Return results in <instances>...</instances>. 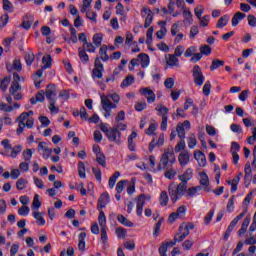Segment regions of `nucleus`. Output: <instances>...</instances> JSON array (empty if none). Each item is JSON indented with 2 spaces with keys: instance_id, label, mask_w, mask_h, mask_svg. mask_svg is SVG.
<instances>
[{
  "instance_id": "obj_39",
  "label": "nucleus",
  "mask_w": 256,
  "mask_h": 256,
  "mask_svg": "<svg viewBox=\"0 0 256 256\" xmlns=\"http://www.w3.org/2000/svg\"><path fill=\"white\" fill-rule=\"evenodd\" d=\"M80 49L87 51V53H95L96 48L92 43L85 42L82 44V47H80Z\"/></svg>"
},
{
  "instance_id": "obj_64",
  "label": "nucleus",
  "mask_w": 256,
  "mask_h": 256,
  "mask_svg": "<svg viewBox=\"0 0 256 256\" xmlns=\"http://www.w3.org/2000/svg\"><path fill=\"white\" fill-rule=\"evenodd\" d=\"M200 53L202 55H211V47H209L207 45L200 47Z\"/></svg>"
},
{
  "instance_id": "obj_55",
  "label": "nucleus",
  "mask_w": 256,
  "mask_h": 256,
  "mask_svg": "<svg viewBox=\"0 0 256 256\" xmlns=\"http://www.w3.org/2000/svg\"><path fill=\"white\" fill-rule=\"evenodd\" d=\"M24 157V161L29 162L31 161V157H33V151L31 149H26L22 153Z\"/></svg>"
},
{
  "instance_id": "obj_31",
  "label": "nucleus",
  "mask_w": 256,
  "mask_h": 256,
  "mask_svg": "<svg viewBox=\"0 0 256 256\" xmlns=\"http://www.w3.org/2000/svg\"><path fill=\"white\" fill-rule=\"evenodd\" d=\"M23 151V146L16 145L11 149V153L9 155H6L7 157H12V159H15L19 153Z\"/></svg>"
},
{
  "instance_id": "obj_6",
  "label": "nucleus",
  "mask_w": 256,
  "mask_h": 256,
  "mask_svg": "<svg viewBox=\"0 0 256 256\" xmlns=\"http://www.w3.org/2000/svg\"><path fill=\"white\" fill-rule=\"evenodd\" d=\"M142 17H145L144 28L149 29V27H151V23H153V11L144 7L142 9Z\"/></svg>"
},
{
  "instance_id": "obj_35",
  "label": "nucleus",
  "mask_w": 256,
  "mask_h": 256,
  "mask_svg": "<svg viewBox=\"0 0 256 256\" xmlns=\"http://www.w3.org/2000/svg\"><path fill=\"white\" fill-rule=\"evenodd\" d=\"M27 183L29 182L26 179L19 178L16 182V189H18V191H23V189L27 188Z\"/></svg>"
},
{
  "instance_id": "obj_42",
  "label": "nucleus",
  "mask_w": 256,
  "mask_h": 256,
  "mask_svg": "<svg viewBox=\"0 0 256 256\" xmlns=\"http://www.w3.org/2000/svg\"><path fill=\"white\" fill-rule=\"evenodd\" d=\"M29 14H26L24 17H23V21H22V24H21V27H23V29H26V30H29L31 29V25H33V23L29 20H26V19H29Z\"/></svg>"
},
{
  "instance_id": "obj_7",
  "label": "nucleus",
  "mask_w": 256,
  "mask_h": 256,
  "mask_svg": "<svg viewBox=\"0 0 256 256\" xmlns=\"http://www.w3.org/2000/svg\"><path fill=\"white\" fill-rule=\"evenodd\" d=\"M6 70L8 73H13V71L20 73V71H23V64H21L20 59H14L12 64L6 63Z\"/></svg>"
},
{
  "instance_id": "obj_54",
  "label": "nucleus",
  "mask_w": 256,
  "mask_h": 256,
  "mask_svg": "<svg viewBox=\"0 0 256 256\" xmlns=\"http://www.w3.org/2000/svg\"><path fill=\"white\" fill-rule=\"evenodd\" d=\"M9 81H11V77H5L0 84L1 91H7V86L9 85Z\"/></svg>"
},
{
  "instance_id": "obj_4",
  "label": "nucleus",
  "mask_w": 256,
  "mask_h": 256,
  "mask_svg": "<svg viewBox=\"0 0 256 256\" xmlns=\"http://www.w3.org/2000/svg\"><path fill=\"white\" fill-rule=\"evenodd\" d=\"M106 137L111 143L121 145V132L117 128H110V132L107 133Z\"/></svg>"
},
{
  "instance_id": "obj_34",
  "label": "nucleus",
  "mask_w": 256,
  "mask_h": 256,
  "mask_svg": "<svg viewBox=\"0 0 256 256\" xmlns=\"http://www.w3.org/2000/svg\"><path fill=\"white\" fill-rule=\"evenodd\" d=\"M135 83V77L133 75H128L121 83L120 87H129Z\"/></svg>"
},
{
  "instance_id": "obj_36",
  "label": "nucleus",
  "mask_w": 256,
  "mask_h": 256,
  "mask_svg": "<svg viewBox=\"0 0 256 256\" xmlns=\"http://www.w3.org/2000/svg\"><path fill=\"white\" fill-rule=\"evenodd\" d=\"M169 203V195H167V191H162L160 194V205L162 207H167Z\"/></svg>"
},
{
  "instance_id": "obj_51",
  "label": "nucleus",
  "mask_w": 256,
  "mask_h": 256,
  "mask_svg": "<svg viewBox=\"0 0 256 256\" xmlns=\"http://www.w3.org/2000/svg\"><path fill=\"white\" fill-rule=\"evenodd\" d=\"M183 16H184L185 21H187V23H189V25H191V23H193V14L191 13V11L184 10Z\"/></svg>"
},
{
  "instance_id": "obj_44",
  "label": "nucleus",
  "mask_w": 256,
  "mask_h": 256,
  "mask_svg": "<svg viewBox=\"0 0 256 256\" xmlns=\"http://www.w3.org/2000/svg\"><path fill=\"white\" fill-rule=\"evenodd\" d=\"M127 183H129V181H127V180H120L116 184V192L117 193H123V190L125 189V185H127Z\"/></svg>"
},
{
  "instance_id": "obj_12",
  "label": "nucleus",
  "mask_w": 256,
  "mask_h": 256,
  "mask_svg": "<svg viewBox=\"0 0 256 256\" xmlns=\"http://www.w3.org/2000/svg\"><path fill=\"white\" fill-rule=\"evenodd\" d=\"M200 185L204 189V191L210 192L209 188V176L205 172H200Z\"/></svg>"
},
{
  "instance_id": "obj_46",
  "label": "nucleus",
  "mask_w": 256,
  "mask_h": 256,
  "mask_svg": "<svg viewBox=\"0 0 256 256\" xmlns=\"http://www.w3.org/2000/svg\"><path fill=\"white\" fill-rule=\"evenodd\" d=\"M78 175L81 179H85V163L79 162L78 163Z\"/></svg>"
},
{
  "instance_id": "obj_14",
  "label": "nucleus",
  "mask_w": 256,
  "mask_h": 256,
  "mask_svg": "<svg viewBox=\"0 0 256 256\" xmlns=\"http://www.w3.org/2000/svg\"><path fill=\"white\" fill-rule=\"evenodd\" d=\"M194 159L198 161L199 167H205L207 165V158L202 151H195L194 152Z\"/></svg>"
},
{
  "instance_id": "obj_22",
  "label": "nucleus",
  "mask_w": 256,
  "mask_h": 256,
  "mask_svg": "<svg viewBox=\"0 0 256 256\" xmlns=\"http://www.w3.org/2000/svg\"><path fill=\"white\" fill-rule=\"evenodd\" d=\"M138 58L140 59V65L142 69H147V67H149V55L145 53H140L138 55Z\"/></svg>"
},
{
  "instance_id": "obj_30",
  "label": "nucleus",
  "mask_w": 256,
  "mask_h": 256,
  "mask_svg": "<svg viewBox=\"0 0 256 256\" xmlns=\"http://www.w3.org/2000/svg\"><path fill=\"white\" fill-rule=\"evenodd\" d=\"M121 176V173L119 171H116L110 178H109V188L113 189L115 187V183H117V179Z\"/></svg>"
},
{
  "instance_id": "obj_27",
  "label": "nucleus",
  "mask_w": 256,
  "mask_h": 256,
  "mask_svg": "<svg viewBox=\"0 0 256 256\" xmlns=\"http://www.w3.org/2000/svg\"><path fill=\"white\" fill-rule=\"evenodd\" d=\"M227 23H229V15H224L219 18L216 27L217 29H223V27L227 26Z\"/></svg>"
},
{
  "instance_id": "obj_41",
  "label": "nucleus",
  "mask_w": 256,
  "mask_h": 256,
  "mask_svg": "<svg viewBox=\"0 0 256 256\" xmlns=\"http://www.w3.org/2000/svg\"><path fill=\"white\" fill-rule=\"evenodd\" d=\"M96 161L102 167L107 166V161H106V158H105V154H103V152L100 153V154H96Z\"/></svg>"
},
{
  "instance_id": "obj_21",
  "label": "nucleus",
  "mask_w": 256,
  "mask_h": 256,
  "mask_svg": "<svg viewBox=\"0 0 256 256\" xmlns=\"http://www.w3.org/2000/svg\"><path fill=\"white\" fill-rule=\"evenodd\" d=\"M245 17H247L245 13L236 12L232 18V27H237L239 25V22L243 21Z\"/></svg>"
},
{
  "instance_id": "obj_2",
  "label": "nucleus",
  "mask_w": 256,
  "mask_h": 256,
  "mask_svg": "<svg viewBox=\"0 0 256 256\" xmlns=\"http://www.w3.org/2000/svg\"><path fill=\"white\" fill-rule=\"evenodd\" d=\"M185 191H187L186 182L181 181V183L178 184L176 188L173 186V184H170L168 187V193L172 203H177V201H179V199L185 195Z\"/></svg>"
},
{
  "instance_id": "obj_9",
  "label": "nucleus",
  "mask_w": 256,
  "mask_h": 256,
  "mask_svg": "<svg viewBox=\"0 0 256 256\" xmlns=\"http://www.w3.org/2000/svg\"><path fill=\"white\" fill-rule=\"evenodd\" d=\"M45 95L48 101H55L57 97V87L55 86V84H49L46 87Z\"/></svg>"
},
{
  "instance_id": "obj_16",
  "label": "nucleus",
  "mask_w": 256,
  "mask_h": 256,
  "mask_svg": "<svg viewBox=\"0 0 256 256\" xmlns=\"http://www.w3.org/2000/svg\"><path fill=\"white\" fill-rule=\"evenodd\" d=\"M107 203H109V193L104 192L98 199V211H101V209H105Z\"/></svg>"
},
{
  "instance_id": "obj_56",
  "label": "nucleus",
  "mask_w": 256,
  "mask_h": 256,
  "mask_svg": "<svg viewBox=\"0 0 256 256\" xmlns=\"http://www.w3.org/2000/svg\"><path fill=\"white\" fill-rule=\"evenodd\" d=\"M194 53H197V47L191 46L185 51L184 57H193Z\"/></svg>"
},
{
  "instance_id": "obj_25",
  "label": "nucleus",
  "mask_w": 256,
  "mask_h": 256,
  "mask_svg": "<svg viewBox=\"0 0 256 256\" xmlns=\"http://www.w3.org/2000/svg\"><path fill=\"white\" fill-rule=\"evenodd\" d=\"M99 216H98V223L101 227V229H107V217H105V212L102 210H99Z\"/></svg>"
},
{
  "instance_id": "obj_11",
  "label": "nucleus",
  "mask_w": 256,
  "mask_h": 256,
  "mask_svg": "<svg viewBox=\"0 0 256 256\" xmlns=\"http://www.w3.org/2000/svg\"><path fill=\"white\" fill-rule=\"evenodd\" d=\"M38 151H42L43 159H49L51 157V153H53V149L47 146V142H40L38 144Z\"/></svg>"
},
{
  "instance_id": "obj_3",
  "label": "nucleus",
  "mask_w": 256,
  "mask_h": 256,
  "mask_svg": "<svg viewBox=\"0 0 256 256\" xmlns=\"http://www.w3.org/2000/svg\"><path fill=\"white\" fill-rule=\"evenodd\" d=\"M192 77L194 79L195 85L201 87L203 83H205V76L203 75V71L199 65H195L192 69Z\"/></svg>"
},
{
  "instance_id": "obj_5",
  "label": "nucleus",
  "mask_w": 256,
  "mask_h": 256,
  "mask_svg": "<svg viewBox=\"0 0 256 256\" xmlns=\"http://www.w3.org/2000/svg\"><path fill=\"white\" fill-rule=\"evenodd\" d=\"M19 81H21V76H19L17 72H14L13 81L11 87L9 88L10 95H15L17 91H21V85L19 84Z\"/></svg>"
},
{
  "instance_id": "obj_13",
  "label": "nucleus",
  "mask_w": 256,
  "mask_h": 256,
  "mask_svg": "<svg viewBox=\"0 0 256 256\" xmlns=\"http://www.w3.org/2000/svg\"><path fill=\"white\" fill-rule=\"evenodd\" d=\"M189 159H191V153L187 150L181 152L178 156L181 167H185L189 163Z\"/></svg>"
},
{
  "instance_id": "obj_61",
  "label": "nucleus",
  "mask_w": 256,
  "mask_h": 256,
  "mask_svg": "<svg viewBox=\"0 0 256 256\" xmlns=\"http://www.w3.org/2000/svg\"><path fill=\"white\" fill-rule=\"evenodd\" d=\"M185 149V140H180L174 148L175 153H179V151H183Z\"/></svg>"
},
{
  "instance_id": "obj_43",
  "label": "nucleus",
  "mask_w": 256,
  "mask_h": 256,
  "mask_svg": "<svg viewBox=\"0 0 256 256\" xmlns=\"http://www.w3.org/2000/svg\"><path fill=\"white\" fill-rule=\"evenodd\" d=\"M161 225H163V218H160L159 221L154 226V237H158L159 233H161Z\"/></svg>"
},
{
  "instance_id": "obj_29",
  "label": "nucleus",
  "mask_w": 256,
  "mask_h": 256,
  "mask_svg": "<svg viewBox=\"0 0 256 256\" xmlns=\"http://www.w3.org/2000/svg\"><path fill=\"white\" fill-rule=\"evenodd\" d=\"M53 59L51 58V55L44 56L42 58V69H51Z\"/></svg>"
},
{
  "instance_id": "obj_48",
  "label": "nucleus",
  "mask_w": 256,
  "mask_h": 256,
  "mask_svg": "<svg viewBox=\"0 0 256 256\" xmlns=\"http://www.w3.org/2000/svg\"><path fill=\"white\" fill-rule=\"evenodd\" d=\"M1 144L3 145V147L5 149L4 155H9V152L12 149L11 143H9V139L2 140Z\"/></svg>"
},
{
  "instance_id": "obj_47",
  "label": "nucleus",
  "mask_w": 256,
  "mask_h": 256,
  "mask_svg": "<svg viewBox=\"0 0 256 256\" xmlns=\"http://www.w3.org/2000/svg\"><path fill=\"white\" fill-rule=\"evenodd\" d=\"M86 17L87 19H89L90 21H93V23H97V12L93 11V10H88L86 12Z\"/></svg>"
},
{
  "instance_id": "obj_1",
  "label": "nucleus",
  "mask_w": 256,
  "mask_h": 256,
  "mask_svg": "<svg viewBox=\"0 0 256 256\" xmlns=\"http://www.w3.org/2000/svg\"><path fill=\"white\" fill-rule=\"evenodd\" d=\"M174 163H177L175 152L170 149H165L158 164V171H164L166 167H170L169 170L164 173V177L170 181L175 179V175H177V171L173 168Z\"/></svg>"
},
{
  "instance_id": "obj_57",
  "label": "nucleus",
  "mask_w": 256,
  "mask_h": 256,
  "mask_svg": "<svg viewBox=\"0 0 256 256\" xmlns=\"http://www.w3.org/2000/svg\"><path fill=\"white\" fill-rule=\"evenodd\" d=\"M213 215H215L214 209L210 210L209 213L205 216L204 218L205 225H209V223H211V221L213 220Z\"/></svg>"
},
{
  "instance_id": "obj_40",
  "label": "nucleus",
  "mask_w": 256,
  "mask_h": 256,
  "mask_svg": "<svg viewBox=\"0 0 256 256\" xmlns=\"http://www.w3.org/2000/svg\"><path fill=\"white\" fill-rule=\"evenodd\" d=\"M103 71H105V69L93 68L92 78H94V79H103Z\"/></svg>"
},
{
  "instance_id": "obj_45",
  "label": "nucleus",
  "mask_w": 256,
  "mask_h": 256,
  "mask_svg": "<svg viewBox=\"0 0 256 256\" xmlns=\"http://www.w3.org/2000/svg\"><path fill=\"white\" fill-rule=\"evenodd\" d=\"M196 145H197V138L195 137V134H191L188 138V147L189 149H195Z\"/></svg>"
},
{
  "instance_id": "obj_17",
  "label": "nucleus",
  "mask_w": 256,
  "mask_h": 256,
  "mask_svg": "<svg viewBox=\"0 0 256 256\" xmlns=\"http://www.w3.org/2000/svg\"><path fill=\"white\" fill-rule=\"evenodd\" d=\"M178 179L184 183H189V181L193 179V169H186V171L182 175L178 176Z\"/></svg>"
},
{
  "instance_id": "obj_33",
  "label": "nucleus",
  "mask_w": 256,
  "mask_h": 256,
  "mask_svg": "<svg viewBox=\"0 0 256 256\" xmlns=\"http://www.w3.org/2000/svg\"><path fill=\"white\" fill-rule=\"evenodd\" d=\"M225 65V61L214 59L212 60V64L210 66V71H215V69H219V67H223Z\"/></svg>"
},
{
  "instance_id": "obj_20",
  "label": "nucleus",
  "mask_w": 256,
  "mask_h": 256,
  "mask_svg": "<svg viewBox=\"0 0 256 256\" xmlns=\"http://www.w3.org/2000/svg\"><path fill=\"white\" fill-rule=\"evenodd\" d=\"M249 223H251V218L246 217L244 221L242 222L241 228L238 230L239 237H243L245 233H247V229L249 227Z\"/></svg>"
},
{
  "instance_id": "obj_18",
  "label": "nucleus",
  "mask_w": 256,
  "mask_h": 256,
  "mask_svg": "<svg viewBox=\"0 0 256 256\" xmlns=\"http://www.w3.org/2000/svg\"><path fill=\"white\" fill-rule=\"evenodd\" d=\"M101 105L102 109H117V104H113L105 95L101 96Z\"/></svg>"
},
{
  "instance_id": "obj_8",
  "label": "nucleus",
  "mask_w": 256,
  "mask_h": 256,
  "mask_svg": "<svg viewBox=\"0 0 256 256\" xmlns=\"http://www.w3.org/2000/svg\"><path fill=\"white\" fill-rule=\"evenodd\" d=\"M145 199H147V196H145V194H140L137 198L136 214L138 215V217L143 216V207H145Z\"/></svg>"
},
{
  "instance_id": "obj_37",
  "label": "nucleus",
  "mask_w": 256,
  "mask_h": 256,
  "mask_svg": "<svg viewBox=\"0 0 256 256\" xmlns=\"http://www.w3.org/2000/svg\"><path fill=\"white\" fill-rule=\"evenodd\" d=\"M92 41L96 47H101V43H103V34L96 33L93 36Z\"/></svg>"
},
{
  "instance_id": "obj_63",
  "label": "nucleus",
  "mask_w": 256,
  "mask_h": 256,
  "mask_svg": "<svg viewBox=\"0 0 256 256\" xmlns=\"http://www.w3.org/2000/svg\"><path fill=\"white\" fill-rule=\"evenodd\" d=\"M29 207L28 206H22L21 208L18 209V215L25 216L29 215Z\"/></svg>"
},
{
  "instance_id": "obj_60",
  "label": "nucleus",
  "mask_w": 256,
  "mask_h": 256,
  "mask_svg": "<svg viewBox=\"0 0 256 256\" xmlns=\"http://www.w3.org/2000/svg\"><path fill=\"white\" fill-rule=\"evenodd\" d=\"M174 85H175V79L173 78H167L164 81V86L166 87V89H173Z\"/></svg>"
},
{
  "instance_id": "obj_49",
  "label": "nucleus",
  "mask_w": 256,
  "mask_h": 256,
  "mask_svg": "<svg viewBox=\"0 0 256 256\" xmlns=\"http://www.w3.org/2000/svg\"><path fill=\"white\" fill-rule=\"evenodd\" d=\"M115 231L118 239H125V237L127 236V230H125L124 228L118 227Z\"/></svg>"
},
{
  "instance_id": "obj_19",
  "label": "nucleus",
  "mask_w": 256,
  "mask_h": 256,
  "mask_svg": "<svg viewBox=\"0 0 256 256\" xmlns=\"http://www.w3.org/2000/svg\"><path fill=\"white\" fill-rule=\"evenodd\" d=\"M156 111H158V116L163 118H167L169 115V108H167L163 104H158L155 108Z\"/></svg>"
},
{
  "instance_id": "obj_10",
  "label": "nucleus",
  "mask_w": 256,
  "mask_h": 256,
  "mask_svg": "<svg viewBox=\"0 0 256 256\" xmlns=\"http://www.w3.org/2000/svg\"><path fill=\"white\" fill-rule=\"evenodd\" d=\"M27 119H29V117L27 116V112H23L17 118V121H18V128L16 130L17 135H21V133H23V130L25 129V121H27Z\"/></svg>"
},
{
  "instance_id": "obj_62",
  "label": "nucleus",
  "mask_w": 256,
  "mask_h": 256,
  "mask_svg": "<svg viewBox=\"0 0 256 256\" xmlns=\"http://www.w3.org/2000/svg\"><path fill=\"white\" fill-rule=\"evenodd\" d=\"M248 25H250V27H256V17L253 14H249L248 17Z\"/></svg>"
},
{
  "instance_id": "obj_53",
  "label": "nucleus",
  "mask_w": 256,
  "mask_h": 256,
  "mask_svg": "<svg viewBox=\"0 0 256 256\" xmlns=\"http://www.w3.org/2000/svg\"><path fill=\"white\" fill-rule=\"evenodd\" d=\"M4 11L13 12V4L9 0H2Z\"/></svg>"
},
{
  "instance_id": "obj_50",
  "label": "nucleus",
  "mask_w": 256,
  "mask_h": 256,
  "mask_svg": "<svg viewBox=\"0 0 256 256\" xmlns=\"http://www.w3.org/2000/svg\"><path fill=\"white\" fill-rule=\"evenodd\" d=\"M176 131L179 139L185 141V128L181 125H177Z\"/></svg>"
},
{
  "instance_id": "obj_38",
  "label": "nucleus",
  "mask_w": 256,
  "mask_h": 256,
  "mask_svg": "<svg viewBox=\"0 0 256 256\" xmlns=\"http://www.w3.org/2000/svg\"><path fill=\"white\" fill-rule=\"evenodd\" d=\"M26 65H28V67H31V65H33V61H35V54H33L32 52H27L24 56Z\"/></svg>"
},
{
  "instance_id": "obj_32",
  "label": "nucleus",
  "mask_w": 256,
  "mask_h": 256,
  "mask_svg": "<svg viewBox=\"0 0 256 256\" xmlns=\"http://www.w3.org/2000/svg\"><path fill=\"white\" fill-rule=\"evenodd\" d=\"M99 55L102 61H109V55L107 54V45H102L100 47Z\"/></svg>"
},
{
  "instance_id": "obj_59",
  "label": "nucleus",
  "mask_w": 256,
  "mask_h": 256,
  "mask_svg": "<svg viewBox=\"0 0 256 256\" xmlns=\"http://www.w3.org/2000/svg\"><path fill=\"white\" fill-rule=\"evenodd\" d=\"M185 53V47L182 45H179L174 50V56L181 57Z\"/></svg>"
},
{
  "instance_id": "obj_28",
  "label": "nucleus",
  "mask_w": 256,
  "mask_h": 256,
  "mask_svg": "<svg viewBox=\"0 0 256 256\" xmlns=\"http://www.w3.org/2000/svg\"><path fill=\"white\" fill-rule=\"evenodd\" d=\"M87 237V233L81 232L78 236L79 243H78V249L79 251H85V238Z\"/></svg>"
},
{
  "instance_id": "obj_58",
  "label": "nucleus",
  "mask_w": 256,
  "mask_h": 256,
  "mask_svg": "<svg viewBox=\"0 0 256 256\" xmlns=\"http://www.w3.org/2000/svg\"><path fill=\"white\" fill-rule=\"evenodd\" d=\"M33 217H34V219L39 221L40 226L45 225V218H43V216H41V213L33 212Z\"/></svg>"
},
{
  "instance_id": "obj_24",
  "label": "nucleus",
  "mask_w": 256,
  "mask_h": 256,
  "mask_svg": "<svg viewBox=\"0 0 256 256\" xmlns=\"http://www.w3.org/2000/svg\"><path fill=\"white\" fill-rule=\"evenodd\" d=\"M78 56L80 57V61L84 65L89 63V55L87 54V51H85L83 48H78Z\"/></svg>"
},
{
  "instance_id": "obj_23",
  "label": "nucleus",
  "mask_w": 256,
  "mask_h": 256,
  "mask_svg": "<svg viewBox=\"0 0 256 256\" xmlns=\"http://www.w3.org/2000/svg\"><path fill=\"white\" fill-rule=\"evenodd\" d=\"M117 221L119 223H121V225H124V227H134V225H135V224H133V222H131L129 219H127L122 214H118Z\"/></svg>"
},
{
  "instance_id": "obj_15",
  "label": "nucleus",
  "mask_w": 256,
  "mask_h": 256,
  "mask_svg": "<svg viewBox=\"0 0 256 256\" xmlns=\"http://www.w3.org/2000/svg\"><path fill=\"white\" fill-rule=\"evenodd\" d=\"M140 91L142 95L146 97L148 103H155V93L153 92V90L149 88H142Z\"/></svg>"
},
{
  "instance_id": "obj_26",
  "label": "nucleus",
  "mask_w": 256,
  "mask_h": 256,
  "mask_svg": "<svg viewBox=\"0 0 256 256\" xmlns=\"http://www.w3.org/2000/svg\"><path fill=\"white\" fill-rule=\"evenodd\" d=\"M167 65H169L170 67H179V59L177 58V56H175V54L168 55Z\"/></svg>"
},
{
  "instance_id": "obj_52",
  "label": "nucleus",
  "mask_w": 256,
  "mask_h": 256,
  "mask_svg": "<svg viewBox=\"0 0 256 256\" xmlns=\"http://www.w3.org/2000/svg\"><path fill=\"white\" fill-rule=\"evenodd\" d=\"M202 93L206 96L209 97V95L211 94V82L207 81L202 89Z\"/></svg>"
}]
</instances>
